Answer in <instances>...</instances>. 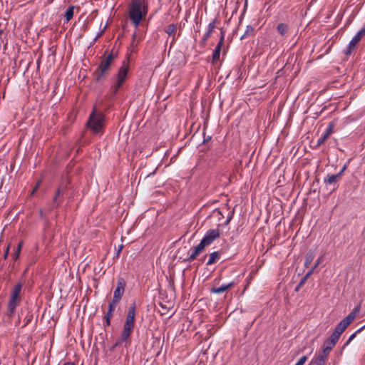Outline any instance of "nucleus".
<instances>
[{"instance_id": "nucleus-34", "label": "nucleus", "mask_w": 365, "mask_h": 365, "mask_svg": "<svg viewBox=\"0 0 365 365\" xmlns=\"http://www.w3.org/2000/svg\"><path fill=\"white\" fill-rule=\"evenodd\" d=\"M110 318H106V325L109 326L110 324Z\"/></svg>"}, {"instance_id": "nucleus-26", "label": "nucleus", "mask_w": 365, "mask_h": 365, "mask_svg": "<svg viewBox=\"0 0 365 365\" xmlns=\"http://www.w3.org/2000/svg\"><path fill=\"white\" fill-rule=\"evenodd\" d=\"M309 275H304L301 279L299 283L297 284V286L295 287L294 290L295 292H299L300 288L304 284V283L307 282L308 277Z\"/></svg>"}, {"instance_id": "nucleus-15", "label": "nucleus", "mask_w": 365, "mask_h": 365, "mask_svg": "<svg viewBox=\"0 0 365 365\" xmlns=\"http://www.w3.org/2000/svg\"><path fill=\"white\" fill-rule=\"evenodd\" d=\"M165 31L169 36L173 37L171 43H170L172 46L173 44H174V43L175 42V40H176L175 38V35L177 31V26L173 24H169L165 28Z\"/></svg>"}, {"instance_id": "nucleus-19", "label": "nucleus", "mask_w": 365, "mask_h": 365, "mask_svg": "<svg viewBox=\"0 0 365 365\" xmlns=\"http://www.w3.org/2000/svg\"><path fill=\"white\" fill-rule=\"evenodd\" d=\"M331 133V128L329 127L325 133H324L319 139L317 143V146H320L322 144H323L326 140L329 138V135Z\"/></svg>"}, {"instance_id": "nucleus-32", "label": "nucleus", "mask_w": 365, "mask_h": 365, "mask_svg": "<svg viewBox=\"0 0 365 365\" xmlns=\"http://www.w3.org/2000/svg\"><path fill=\"white\" fill-rule=\"evenodd\" d=\"M331 348H332V346H327V347L324 348L322 353H325L327 355L328 353L329 352V351L331 349Z\"/></svg>"}, {"instance_id": "nucleus-8", "label": "nucleus", "mask_w": 365, "mask_h": 365, "mask_svg": "<svg viewBox=\"0 0 365 365\" xmlns=\"http://www.w3.org/2000/svg\"><path fill=\"white\" fill-rule=\"evenodd\" d=\"M126 283L123 278H119L117 283V287L114 290L113 297L121 299L122 296L125 292Z\"/></svg>"}, {"instance_id": "nucleus-3", "label": "nucleus", "mask_w": 365, "mask_h": 365, "mask_svg": "<svg viewBox=\"0 0 365 365\" xmlns=\"http://www.w3.org/2000/svg\"><path fill=\"white\" fill-rule=\"evenodd\" d=\"M115 57V55L110 53L102 58L100 65L94 72L96 81H101L108 75Z\"/></svg>"}, {"instance_id": "nucleus-37", "label": "nucleus", "mask_w": 365, "mask_h": 365, "mask_svg": "<svg viewBox=\"0 0 365 365\" xmlns=\"http://www.w3.org/2000/svg\"><path fill=\"white\" fill-rule=\"evenodd\" d=\"M63 365H75L73 363L71 362H66Z\"/></svg>"}, {"instance_id": "nucleus-33", "label": "nucleus", "mask_w": 365, "mask_h": 365, "mask_svg": "<svg viewBox=\"0 0 365 365\" xmlns=\"http://www.w3.org/2000/svg\"><path fill=\"white\" fill-rule=\"evenodd\" d=\"M113 312L108 310V312L106 313L105 318H110L111 319L113 317Z\"/></svg>"}, {"instance_id": "nucleus-5", "label": "nucleus", "mask_w": 365, "mask_h": 365, "mask_svg": "<svg viewBox=\"0 0 365 365\" xmlns=\"http://www.w3.org/2000/svg\"><path fill=\"white\" fill-rule=\"evenodd\" d=\"M360 311V304H359L356 307H355L352 312H351L346 317H345L343 320H341L336 327L335 328L334 332L340 335L344 331V330L347 328V327L352 322V321L355 319L357 314Z\"/></svg>"}, {"instance_id": "nucleus-42", "label": "nucleus", "mask_w": 365, "mask_h": 365, "mask_svg": "<svg viewBox=\"0 0 365 365\" xmlns=\"http://www.w3.org/2000/svg\"><path fill=\"white\" fill-rule=\"evenodd\" d=\"M8 252H9V248L6 250V255H7Z\"/></svg>"}, {"instance_id": "nucleus-16", "label": "nucleus", "mask_w": 365, "mask_h": 365, "mask_svg": "<svg viewBox=\"0 0 365 365\" xmlns=\"http://www.w3.org/2000/svg\"><path fill=\"white\" fill-rule=\"evenodd\" d=\"M232 284H233L230 282L228 284H223L219 287H212L211 289V292L215 294H221L227 290L228 289H230L232 286Z\"/></svg>"}, {"instance_id": "nucleus-9", "label": "nucleus", "mask_w": 365, "mask_h": 365, "mask_svg": "<svg viewBox=\"0 0 365 365\" xmlns=\"http://www.w3.org/2000/svg\"><path fill=\"white\" fill-rule=\"evenodd\" d=\"M134 326L130 324L124 323L123 330L121 334L120 340L127 341L133 331Z\"/></svg>"}, {"instance_id": "nucleus-18", "label": "nucleus", "mask_w": 365, "mask_h": 365, "mask_svg": "<svg viewBox=\"0 0 365 365\" xmlns=\"http://www.w3.org/2000/svg\"><path fill=\"white\" fill-rule=\"evenodd\" d=\"M314 258V252L312 250H309L305 255L304 266L307 268L309 267Z\"/></svg>"}, {"instance_id": "nucleus-17", "label": "nucleus", "mask_w": 365, "mask_h": 365, "mask_svg": "<svg viewBox=\"0 0 365 365\" xmlns=\"http://www.w3.org/2000/svg\"><path fill=\"white\" fill-rule=\"evenodd\" d=\"M64 190L62 187L58 188L56 190V195L53 197V204L56 206L59 205L63 200Z\"/></svg>"}, {"instance_id": "nucleus-30", "label": "nucleus", "mask_w": 365, "mask_h": 365, "mask_svg": "<svg viewBox=\"0 0 365 365\" xmlns=\"http://www.w3.org/2000/svg\"><path fill=\"white\" fill-rule=\"evenodd\" d=\"M307 356H303L302 357H301L298 361L295 364V365H304L306 361H307Z\"/></svg>"}, {"instance_id": "nucleus-13", "label": "nucleus", "mask_w": 365, "mask_h": 365, "mask_svg": "<svg viewBox=\"0 0 365 365\" xmlns=\"http://www.w3.org/2000/svg\"><path fill=\"white\" fill-rule=\"evenodd\" d=\"M19 302V297H15L11 295V297H10V299L9 301L8 306H7L8 312L10 315L14 314Z\"/></svg>"}, {"instance_id": "nucleus-6", "label": "nucleus", "mask_w": 365, "mask_h": 365, "mask_svg": "<svg viewBox=\"0 0 365 365\" xmlns=\"http://www.w3.org/2000/svg\"><path fill=\"white\" fill-rule=\"evenodd\" d=\"M128 65L127 63H123L122 66L119 68L118 74H117V81L116 83L113 86V93L115 94L119 88L121 87L123 83L126 79L128 73Z\"/></svg>"}, {"instance_id": "nucleus-2", "label": "nucleus", "mask_w": 365, "mask_h": 365, "mask_svg": "<svg viewBox=\"0 0 365 365\" xmlns=\"http://www.w3.org/2000/svg\"><path fill=\"white\" fill-rule=\"evenodd\" d=\"M220 235L219 229H210L205 235L201 242L196 247H192L189 252V258L191 259L195 257L205 249L206 246L210 245Z\"/></svg>"}, {"instance_id": "nucleus-36", "label": "nucleus", "mask_w": 365, "mask_h": 365, "mask_svg": "<svg viewBox=\"0 0 365 365\" xmlns=\"http://www.w3.org/2000/svg\"><path fill=\"white\" fill-rule=\"evenodd\" d=\"M103 30L101 32H100V33H98V35H97V36L96 37V38H99V37L103 34Z\"/></svg>"}, {"instance_id": "nucleus-21", "label": "nucleus", "mask_w": 365, "mask_h": 365, "mask_svg": "<svg viewBox=\"0 0 365 365\" xmlns=\"http://www.w3.org/2000/svg\"><path fill=\"white\" fill-rule=\"evenodd\" d=\"M219 259H220V253L217 252H214L210 255L207 264H212L216 262Z\"/></svg>"}, {"instance_id": "nucleus-27", "label": "nucleus", "mask_w": 365, "mask_h": 365, "mask_svg": "<svg viewBox=\"0 0 365 365\" xmlns=\"http://www.w3.org/2000/svg\"><path fill=\"white\" fill-rule=\"evenodd\" d=\"M339 337H340V335L337 334L335 332H333V334L330 336V342L331 344V346H334L336 343V341H338Z\"/></svg>"}, {"instance_id": "nucleus-11", "label": "nucleus", "mask_w": 365, "mask_h": 365, "mask_svg": "<svg viewBox=\"0 0 365 365\" xmlns=\"http://www.w3.org/2000/svg\"><path fill=\"white\" fill-rule=\"evenodd\" d=\"M326 359L327 354L319 353L313 357L309 365H323Z\"/></svg>"}, {"instance_id": "nucleus-24", "label": "nucleus", "mask_w": 365, "mask_h": 365, "mask_svg": "<svg viewBox=\"0 0 365 365\" xmlns=\"http://www.w3.org/2000/svg\"><path fill=\"white\" fill-rule=\"evenodd\" d=\"M74 7L70 6L66 11L65 19L66 22H68L73 16Z\"/></svg>"}, {"instance_id": "nucleus-22", "label": "nucleus", "mask_w": 365, "mask_h": 365, "mask_svg": "<svg viewBox=\"0 0 365 365\" xmlns=\"http://www.w3.org/2000/svg\"><path fill=\"white\" fill-rule=\"evenodd\" d=\"M324 261V256H320L317 259V262L313 267H311L307 272V274H312L314 272H319V270L317 269V267L319 264H320Z\"/></svg>"}, {"instance_id": "nucleus-38", "label": "nucleus", "mask_w": 365, "mask_h": 365, "mask_svg": "<svg viewBox=\"0 0 365 365\" xmlns=\"http://www.w3.org/2000/svg\"><path fill=\"white\" fill-rule=\"evenodd\" d=\"M345 169H346V166H344L343 168L341 170L340 172H341V175L343 174V173L345 170Z\"/></svg>"}, {"instance_id": "nucleus-39", "label": "nucleus", "mask_w": 365, "mask_h": 365, "mask_svg": "<svg viewBox=\"0 0 365 365\" xmlns=\"http://www.w3.org/2000/svg\"><path fill=\"white\" fill-rule=\"evenodd\" d=\"M38 185H39V183H38V184L36 185V186L35 189L33 190L32 193H34V192H35V191L36 190V189H37V187H38Z\"/></svg>"}, {"instance_id": "nucleus-41", "label": "nucleus", "mask_w": 365, "mask_h": 365, "mask_svg": "<svg viewBox=\"0 0 365 365\" xmlns=\"http://www.w3.org/2000/svg\"><path fill=\"white\" fill-rule=\"evenodd\" d=\"M169 277H170V279H168V280H169L170 282L173 281V279H171L172 275L169 274ZM167 278H168V277H167Z\"/></svg>"}, {"instance_id": "nucleus-12", "label": "nucleus", "mask_w": 365, "mask_h": 365, "mask_svg": "<svg viewBox=\"0 0 365 365\" xmlns=\"http://www.w3.org/2000/svg\"><path fill=\"white\" fill-rule=\"evenodd\" d=\"M135 304L131 305L128 308L127 317L125 323L130 324L134 326L135 324Z\"/></svg>"}, {"instance_id": "nucleus-23", "label": "nucleus", "mask_w": 365, "mask_h": 365, "mask_svg": "<svg viewBox=\"0 0 365 365\" xmlns=\"http://www.w3.org/2000/svg\"><path fill=\"white\" fill-rule=\"evenodd\" d=\"M21 289L22 284L21 283L16 284L11 292V296L19 298Z\"/></svg>"}, {"instance_id": "nucleus-1", "label": "nucleus", "mask_w": 365, "mask_h": 365, "mask_svg": "<svg viewBox=\"0 0 365 365\" xmlns=\"http://www.w3.org/2000/svg\"><path fill=\"white\" fill-rule=\"evenodd\" d=\"M148 7L145 0H133L130 7L129 16L135 28L147 15Z\"/></svg>"}, {"instance_id": "nucleus-14", "label": "nucleus", "mask_w": 365, "mask_h": 365, "mask_svg": "<svg viewBox=\"0 0 365 365\" xmlns=\"http://www.w3.org/2000/svg\"><path fill=\"white\" fill-rule=\"evenodd\" d=\"M224 41V34L222 32H221V36L219 43H217L215 49L213 51L212 53V61H217L220 58V54L222 48V46Z\"/></svg>"}, {"instance_id": "nucleus-20", "label": "nucleus", "mask_w": 365, "mask_h": 365, "mask_svg": "<svg viewBox=\"0 0 365 365\" xmlns=\"http://www.w3.org/2000/svg\"><path fill=\"white\" fill-rule=\"evenodd\" d=\"M215 22H211L208 25V30L207 31L205 34L203 38H202V41L203 42H205L210 36L213 29H215Z\"/></svg>"}, {"instance_id": "nucleus-28", "label": "nucleus", "mask_w": 365, "mask_h": 365, "mask_svg": "<svg viewBox=\"0 0 365 365\" xmlns=\"http://www.w3.org/2000/svg\"><path fill=\"white\" fill-rule=\"evenodd\" d=\"M21 250V243L19 244V245L15 248V251L13 254V258L14 259H16L19 257Z\"/></svg>"}, {"instance_id": "nucleus-7", "label": "nucleus", "mask_w": 365, "mask_h": 365, "mask_svg": "<svg viewBox=\"0 0 365 365\" xmlns=\"http://www.w3.org/2000/svg\"><path fill=\"white\" fill-rule=\"evenodd\" d=\"M365 34V29H361L351 40L348 48L345 51L346 55H349L355 49L357 43L361 41L362 36Z\"/></svg>"}, {"instance_id": "nucleus-35", "label": "nucleus", "mask_w": 365, "mask_h": 365, "mask_svg": "<svg viewBox=\"0 0 365 365\" xmlns=\"http://www.w3.org/2000/svg\"><path fill=\"white\" fill-rule=\"evenodd\" d=\"M115 309V307H113V306H112V305H110V304H109V305H108V310H109V311L114 312Z\"/></svg>"}, {"instance_id": "nucleus-29", "label": "nucleus", "mask_w": 365, "mask_h": 365, "mask_svg": "<svg viewBox=\"0 0 365 365\" xmlns=\"http://www.w3.org/2000/svg\"><path fill=\"white\" fill-rule=\"evenodd\" d=\"M365 327V325L364 327H362L361 328L359 329L355 333H354L353 334H351L349 339L347 340V341L346 342V344H349L356 336V334L357 333H359Z\"/></svg>"}, {"instance_id": "nucleus-40", "label": "nucleus", "mask_w": 365, "mask_h": 365, "mask_svg": "<svg viewBox=\"0 0 365 365\" xmlns=\"http://www.w3.org/2000/svg\"><path fill=\"white\" fill-rule=\"evenodd\" d=\"M122 247H123V245H121V246L119 247V249H118V255L119 254V252H120V250H122Z\"/></svg>"}, {"instance_id": "nucleus-4", "label": "nucleus", "mask_w": 365, "mask_h": 365, "mask_svg": "<svg viewBox=\"0 0 365 365\" xmlns=\"http://www.w3.org/2000/svg\"><path fill=\"white\" fill-rule=\"evenodd\" d=\"M104 115L93 109L87 122L88 128L95 134L101 132L103 128Z\"/></svg>"}, {"instance_id": "nucleus-10", "label": "nucleus", "mask_w": 365, "mask_h": 365, "mask_svg": "<svg viewBox=\"0 0 365 365\" xmlns=\"http://www.w3.org/2000/svg\"><path fill=\"white\" fill-rule=\"evenodd\" d=\"M341 177V172H339L335 175H327V178H324V183L326 185H330L335 186L337 182L340 180Z\"/></svg>"}, {"instance_id": "nucleus-25", "label": "nucleus", "mask_w": 365, "mask_h": 365, "mask_svg": "<svg viewBox=\"0 0 365 365\" xmlns=\"http://www.w3.org/2000/svg\"><path fill=\"white\" fill-rule=\"evenodd\" d=\"M277 31L282 36H284L287 31V26L284 24H279L277 26Z\"/></svg>"}, {"instance_id": "nucleus-31", "label": "nucleus", "mask_w": 365, "mask_h": 365, "mask_svg": "<svg viewBox=\"0 0 365 365\" xmlns=\"http://www.w3.org/2000/svg\"><path fill=\"white\" fill-rule=\"evenodd\" d=\"M120 301L119 299H116L115 297L113 298L112 301L109 303L110 305L116 307L118 302Z\"/></svg>"}]
</instances>
